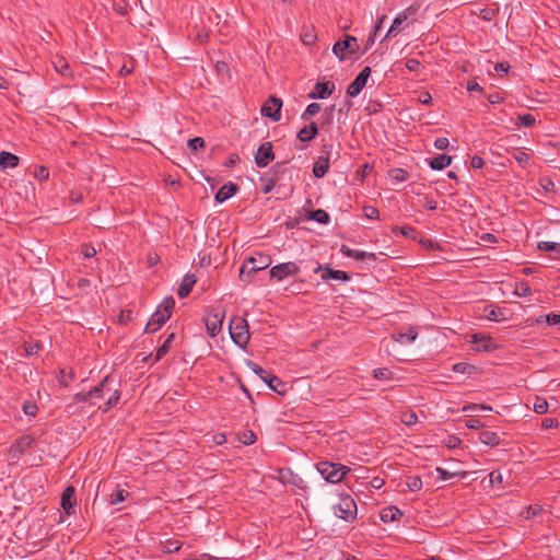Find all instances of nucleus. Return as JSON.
<instances>
[{
    "label": "nucleus",
    "mask_w": 560,
    "mask_h": 560,
    "mask_svg": "<svg viewBox=\"0 0 560 560\" xmlns=\"http://www.w3.org/2000/svg\"><path fill=\"white\" fill-rule=\"evenodd\" d=\"M74 495V488L67 487L61 495V506L69 514L73 506L72 498Z\"/></svg>",
    "instance_id": "obj_25"
},
{
    "label": "nucleus",
    "mask_w": 560,
    "mask_h": 560,
    "mask_svg": "<svg viewBox=\"0 0 560 560\" xmlns=\"http://www.w3.org/2000/svg\"><path fill=\"white\" fill-rule=\"evenodd\" d=\"M278 479L282 483H289L298 488L299 490L305 491L307 489V486L305 481L296 474H294L289 468H281L277 470Z\"/></svg>",
    "instance_id": "obj_9"
},
{
    "label": "nucleus",
    "mask_w": 560,
    "mask_h": 560,
    "mask_svg": "<svg viewBox=\"0 0 560 560\" xmlns=\"http://www.w3.org/2000/svg\"><path fill=\"white\" fill-rule=\"evenodd\" d=\"M247 366L250 368V370L257 374L264 382H266L271 374L267 373L262 368L256 365L255 363L248 361Z\"/></svg>",
    "instance_id": "obj_39"
},
{
    "label": "nucleus",
    "mask_w": 560,
    "mask_h": 560,
    "mask_svg": "<svg viewBox=\"0 0 560 560\" xmlns=\"http://www.w3.org/2000/svg\"><path fill=\"white\" fill-rule=\"evenodd\" d=\"M406 483L410 491H419L422 488V480L419 476L408 477Z\"/></svg>",
    "instance_id": "obj_38"
},
{
    "label": "nucleus",
    "mask_w": 560,
    "mask_h": 560,
    "mask_svg": "<svg viewBox=\"0 0 560 560\" xmlns=\"http://www.w3.org/2000/svg\"><path fill=\"white\" fill-rule=\"evenodd\" d=\"M229 331L232 340L240 346L245 348L249 341L248 324L245 318L235 316L231 319L229 325Z\"/></svg>",
    "instance_id": "obj_6"
},
{
    "label": "nucleus",
    "mask_w": 560,
    "mask_h": 560,
    "mask_svg": "<svg viewBox=\"0 0 560 560\" xmlns=\"http://www.w3.org/2000/svg\"><path fill=\"white\" fill-rule=\"evenodd\" d=\"M365 217L370 219H376L378 217V210L374 207H365L364 208Z\"/></svg>",
    "instance_id": "obj_57"
},
{
    "label": "nucleus",
    "mask_w": 560,
    "mask_h": 560,
    "mask_svg": "<svg viewBox=\"0 0 560 560\" xmlns=\"http://www.w3.org/2000/svg\"><path fill=\"white\" fill-rule=\"evenodd\" d=\"M390 177L396 182H404L407 179V172L401 168H395L389 173Z\"/></svg>",
    "instance_id": "obj_46"
},
{
    "label": "nucleus",
    "mask_w": 560,
    "mask_h": 560,
    "mask_svg": "<svg viewBox=\"0 0 560 560\" xmlns=\"http://www.w3.org/2000/svg\"><path fill=\"white\" fill-rule=\"evenodd\" d=\"M129 495L128 491L125 489H117L114 493L110 494L109 503L118 504L126 500Z\"/></svg>",
    "instance_id": "obj_34"
},
{
    "label": "nucleus",
    "mask_w": 560,
    "mask_h": 560,
    "mask_svg": "<svg viewBox=\"0 0 560 560\" xmlns=\"http://www.w3.org/2000/svg\"><path fill=\"white\" fill-rule=\"evenodd\" d=\"M49 176V172L46 167L39 166L34 170V177L38 180H46Z\"/></svg>",
    "instance_id": "obj_48"
},
{
    "label": "nucleus",
    "mask_w": 560,
    "mask_h": 560,
    "mask_svg": "<svg viewBox=\"0 0 560 560\" xmlns=\"http://www.w3.org/2000/svg\"><path fill=\"white\" fill-rule=\"evenodd\" d=\"M534 122H535V117L529 114L522 115L518 117V124H521L523 126L529 127V126L534 125Z\"/></svg>",
    "instance_id": "obj_50"
},
{
    "label": "nucleus",
    "mask_w": 560,
    "mask_h": 560,
    "mask_svg": "<svg viewBox=\"0 0 560 560\" xmlns=\"http://www.w3.org/2000/svg\"><path fill=\"white\" fill-rule=\"evenodd\" d=\"M19 158L12 153L2 151L0 153V166L2 168H13L18 166Z\"/></svg>",
    "instance_id": "obj_21"
},
{
    "label": "nucleus",
    "mask_w": 560,
    "mask_h": 560,
    "mask_svg": "<svg viewBox=\"0 0 560 560\" xmlns=\"http://www.w3.org/2000/svg\"><path fill=\"white\" fill-rule=\"evenodd\" d=\"M486 317L494 322H501L505 319L502 311L499 308H491L490 311L487 312Z\"/></svg>",
    "instance_id": "obj_44"
},
{
    "label": "nucleus",
    "mask_w": 560,
    "mask_h": 560,
    "mask_svg": "<svg viewBox=\"0 0 560 560\" xmlns=\"http://www.w3.org/2000/svg\"><path fill=\"white\" fill-rule=\"evenodd\" d=\"M317 125L315 122H311L308 127H304L299 131L298 138L301 141H310L317 135Z\"/></svg>",
    "instance_id": "obj_26"
},
{
    "label": "nucleus",
    "mask_w": 560,
    "mask_h": 560,
    "mask_svg": "<svg viewBox=\"0 0 560 560\" xmlns=\"http://www.w3.org/2000/svg\"><path fill=\"white\" fill-rule=\"evenodd\" d=\"M412 14V9L408 8L405 11L400 12L393 21L392 26L389 27L386 37L396 36L400 32L401 24L408 20V18Z\"/></svg>",
    "instance_id": "obj_16"
},
{
    "label": "nucleus",
    "mask_w": 560,
    "mask_h": 560,
    "mask_svg": "<svg viewBox=\"0 0 560 560\" xmlns=\"http://www.w3.org/2000/svg\"><path fill=\"white\" fill-rule=\"evenodd\" d=\"M538 248L540 250L553 252L556 254H560V243H556V242H540L538 244Z\"/></svg>",
    "instance_id": "obj_37"
},
{
    "label": "nucleus",
    "mask_w": 560,
    "mask_h": 560,
    "mask_svg": "<svg viewBox=\"0 0 560 560\" xmlns=\"http://www.w3.org/2000/svg\"><path fill=\"white\" fill-rule=\"evenodd\" d=\"M469 369H471V366L466 363H456L453 366V370L457 373H466Z\"/></svg>",
    "instance_id": "obj_60"
},
{
    "label": "nucleus",
    "mask_w": 560,
    "mask_h": 560,
    "mask_svg": "<svg viewBox=\"0 0 560 560\" xmlns=\"http://www.w3.org/2000/svg\"><path fill=\"white\" fill-rule=\"evenodd\" d=\"M485 162L480 156H474L471 159L470 165L472 168L479 170L483 166Z\"/></svg>",
    "instance_id": "obj_61"
},
{
    "label": "nucleus",
    "mask_w": 560,
    "mask_h": 560,
    "mask_svg": "<svg viewBox=\"0 0 560 560\" xmlns=\"http://www.w3.org/2000/svg\"><path fill=\"white\" fill-rule=\"evenodd\" d=\"M334 88L335 85L332 83H329V82H318L314 90L310 93V97L315 100V98H326L328 97L332 91H334Z\"/></svg>",
    "instance_id": "obj_17"
},
{
    "label": "nucleus",
    "mask_w": 560,
    "mask_h": 560,
    "mask_svg": "<svg viewBox=\"0 0 560 560\" xmlns=\"http://www.w3.org/2000/svg\"><path fill=\"white\" fill-rule=\"evenodd\" d=\"M480 440L487 445H493L499 443V438L494 432L485 431L480 434Z\"/></svg>",
    "instance_id": "obj_36"
},
{
    "label": "nucleus",
    "mask_w": 560,
    "mask_h": 560,
    "mask_svg": "<svg viewBox=\"0 0 560 560\" xmlns=\"http://www.w3.org/2000/svg\"><path fill=\"white\" fill-rule=\"evenodd\" d=\"M512 156L514 161L522 167H526L527 165H529L530 156L526 152L517 150L513 152Z\"/></svg>",
    "instance_id": "obj_30"
},
{
    "label": "nucleus",
    "mask_w": 560,
    "mask_h": 560,
    "mask_svg": "<svg viewBox=\"0 0 560 560\" xmlns=\"http://www.w3.org/2000/svg\"><path fill=\"white\" fill-rule=\"evenodd\" d=\"M322 270L324 271L322 275L323 280L334 279V280H339V281H346L349 279L348 275L345 271L334 270L328 267L324 268L320 265L315 269V272H318Z\"/></svg>",
    "instance_id": "obj_18"
},
{
    "label": "nucleus",
    "mask_w": 560,
    "mask_h": 560,
    "mask_svg": "<svg viewBox=\"0 0 560 560\" xmlns=\"http://www.w3.org/2000/svg\"><path fill=\"white\" fill-rule=\"evenodd\" d=\"M334 514L346 522H354L357 520L358 506L354 499L350 494H340L338 502L332 505Z\"/></svg>",
    "instance_id": "obj_3"
},
{
    "label": "nucleus",
    "mask_w": 560,
    "mask_h": 560,
    "mask_svg": "<svg viewBox=\"0 0 560 560\" xmlns=\"http://www.w3.org/2000/svg\"><path fill=\"white\" fill-rule=\"evenodd\" d=\"M188 145L192 151H196L205 147V140L200 137H196L189 140Z\"/></svg>",
    "instance_id": "obj_49"
},
{
    "label": "nucleus",
    "mask_w": 560,
    "mask_h": 560,
    "mask_svg": "<svg viewBox=\"0 0 560 560\" xmlns=\"http://www.w3.org/2000/svg\"><path fill=\"white\" fill-rule=\"evenodd\" d=\"M195 283L196 279L194 276H186L178 288V295L180 298H186L190 293Z\"/></svg>",
    "instance_id": "obj_24"
},
{
    "label": "nucleus",
    "mask_w": 560,
    "mask_h": 560,
    "mask_svg": "<svg viewBox=\"0 0 560 560\" xmlns=\"http://www.w3.org/2000/svg\"><path fill=\"white\" fill-rule=\"evenodd\" d=\"M431 101H432V96L428 92H422L419 95V102L422 104L429 105L431 103Z\"/></svg>",
    "instance_id": "obj_64"
},
{
    "label": "nucleus",
    "mask_w": 560,
    "mask_h": 560,
    "mask_svg": "<svg viewBox=\"0 0 560 560\" xmlns=\"http://www.w3.org/2000/svg\"><path fill=\"white\" fill-rule=\"evenodd\" d=\"M175 306L173 298H166L156 312L151 316L145 326L147 332H154L171 317L172 311Z\"/></svg>",
    "instance_id": "obj_5"
},
{
    "label": "nucleus",
    "mask_w": 560,
    "mask_h": 560,
    "mask_svg": "<svg viewBox=\"0 0 560 560\" xmlns=\"http://www.w3.org/2000/svg\"><path fill=\"white\" fill-rule=\"evenodd\" d=\"M401 516H402V512L397 506H394V505L386 506V508L382 509V511L380 513V518L384 523L397 521Z\"/></svg>",
    "instance_id": "obj_19"
},
{
    "label": "nucleus",
    "mask_w": 560,
    "mask_h": 560,
    "mask_svg": "<svg viewBox=\"0 0 560 560\" xmlns=\"http://www.w3.org/2000/svg\"><path fill=\"white\" fill-rule=\"evenodd\" d=\"M113 380L108 376L103 380V382L96 386L93 390H90L86 394H78L75 397L80 400L86 399H104L105 406L103 407L104 411H107L109 408L115 406L119 399V392L112 386Z\"/></svg>",
    "instance_id": "obj_1"
},
{
    "label": "nucleus",
    "mask_w": 560,
    "mask_h": 560,
    "mask_svg": "<svg viewBox=\"0 0 560 560\" xmlns=\"http://www.w3.org/2000/svg\"><path fill=\"white\" fill-rule=\"evenodd\" d=\"M54 67H55L56 71L61 74H68V72H69L68 71L69 65L62 58H58L56 61H54Z\"/></svg>",
    "instance_id": "obj_43"
},
{
    "label": "nucleus",
    "mask_w": 560,
    "mask_h": 560,
    "mask_svg": "<svg viewBox=\"0 0 560 560\" xmlns=\"http://www.w3.org/2000/svg\"><path fill=\"white\" fill-rule=\"evenodd\" d=\"M401 421L408 427L415 425L418 423V416L415 411L408 410L402 412Z\"/></svg>",
    "instance_id": "obj_35"
},
{
    "label": "nucleus",
    "mask_w": 560,
    "mask_h": 560,
    "mask_svg": "<svg viewBox=\"0 0 560 560\" xmlns=\"http://www.w3.org/2000/svg\"><path fill=\"white\" fill-rule=\"evenodd\" d=\"M357 44V39L353 36H347L345 40L337 42L334 47V54L342 60L345 58V52L349 49L351 52L354 51V45Z\"/></svg>",
    "instance_id": "obj_14"
},
{
    "label": "nucleus",
    "mask_w": 560,
    "mask_h": 560,
    "mask_svg": "<svg viewBox=\"0 0 560 560\" xmlns=\"http://www.w3.org/2000/svg\"><path fill=\"white\" fill-rule=\"evenodd\" d=\"M299 270H300V268L296 262L288 261V262H283V264L273 266L270 269V276H271V278H275V279L281 281L289 276L296 275L299 272Z\"/></svg>",
    "instance_id": "obj_8"
},
{
    "label": "nucleus",
    "mask_w": 560,
    "mask_h": 560,
    "mask_svg": "<svg viewBox=\"0 0 560 560\" xmlns=\"http://www.w3.org/2000/svg\"><path fill=\"white\" fill-rule=\"evenodd\" d=\"M371 75V68L365 67L354 79L352 83L347 89V94L350 97H354L360 94L362 89L365 86L368 79Z\"/></svg>",
    "instance_id": "obj_11"
},
{
    "label": "nucleus",
    "mask_w": 560,
    "mask_h": 560,
    "mask_svg": "<svg viewBox=\"0 0 560 560\" xmlns=\"http://www.w3.org/2000/svg\"><path fill=\"white\" fill-rule=\"evenodd\" d=\"M36 410H37V407H36L35 404H33V402H24L23 411H24L25 415H27V416H35Z\"/></svg>",
    "instance_id": "obj_53"
},
{
    "label": "nucleus",
    "mask_w": 560,
    "mask_h": 560,
    "mask_svg": "<svg viewBox=\"0 0 560 560\" xmlns=\"http://www.w3.org/2000/svg\"><path fill=\"white\" fill-rule=\"evenodd\" d=\"M223 319H224V313L223 312L210 313L206 317L205 325H206L208 334L211 337H214V336H217L220 332V330L222 328Z\"/></svg>",
    "instance_id": "obj_12"
},
{
    "label": "nucleus",
    "mask_w": 560,
    "mask_h": 560,
    "mask_svg": "<svg viewBox=\"0 0 560 560\" xmlns=\"http://www.w3.org/2000/svg\"><path fill=\"white\" fill-rule=\"evenodd\" d=\"M406 67L410 71H417L420 68V62L416 59H408Z\"/></svg>",
    "instance_id": "obj_59"
},
{
    "label": "nucleus",
    "mask_w": 560,
    "mask_h": 560,
    "mask_svg": "<svg viewBox=\"0 0 560 560\" xmlns=\"http://www.w3.org/2000/svg\"><path fill=\"white\" fill-rule=\"evenodd\" d=\"M539 186L537 194L541 197L547 196L548 194L555 191V184L548 177H542L539 179Z\"/></svg>",
    "instance_id": "obj_28"
},
{
    "label": "nucleus",
    "mask_w": 560,
    "mask_h": 560,
    "mask_svg": "<svg viewBox=\"0 0 560 560\" xmlns=\"http://www.w3.org/2000/svg\"><path fill=\"white\" fill-rule=\"evenodd\" d=\"M549 409V402L542 398L537 397L534 402V410L537 413H546Z\"/></svg>",
    "instance_id": "obj_40"
},
{
    "label": "nucleus",
    "mask_w": 560,
    "mask_h": 560,
    "mask_svg": "<svg viewBox=\"0 0 560 560\" xmlns=\"http://www.w3.org/2000/svg\"><path fill=\"white\" fill-rule=\"evenodd\" d=\"M240 441L245 445H249L256 441V435L252 431H245L240 434Z\"/></svg>",
    "instance_id": "obj_45"
},
{
    "label": "nucleus",
    "mask_w": 560,
    "mask_h": 560,
    "mask_svg": "<svg viewBox=\"0 0 560 560\" xmlns=\"http://www.w3.org/2000/svg\"><path fill=\"white\" fill-rule=\"evenodd\" d=\"M175 335L174 334H171L166 339L165 341L163 342V345L158 349L156 351V354H155V360L159 361L161 360L168 351L170 349V345L171 342L173 341Z\"/></svg>",
    "instance_id": "obj_32"
},
{
    "label": "nucleus",
    "mask_w": 560,
    "mask_h": 560,
    "mask_svg": "<svg viewBox=\"0 0 560 560\" xmlns=\"http://www.w3.org/2000/svg\"><path fill=\"white\" fill-rule=\"evenodd\" d=\"M341 252L347 255L348 257H353L355 259H364L365 257H373V254H368L365 252H360L355 249L348 248L346 246H342Z\"/></svg>",
    "instance_id": "obj_33"
},
{
    "label": "nucleus",
    "mask_w": 560,
    "mask_h": 560,
    "mask_svg": "<svg viewBox=\"0 0 560 560\" xmlns=\"http://www.w3.org/2000/svg\"><path fill=\"white\" fill-rule=\"evenodd\" d=\"M310 219L315 220L318 223L326 224L329 222V214L325 210L317 209L310 213Z\"/></svg>",
    "instance_id": "obj_31"
},
{
    "label": "nucleus",
    "mask_w": 560,
    "mask_h": 560,
    "mask_svg": "<svg viewBox=\"0 0 560 560\" xmlns=\"http://www.w3.org/2000/svg\"><path fill=\"white\" fill-rule=\"evenodd\" d=\"M316 468L323 478L331 483L340 482L350 471L348 466L328 460L319 462L316 464Z\"/></svg>",
    "instance_id": "obj_4"
},
{
    "label": "nucleus",
    "mask_w": 560,
    "mask_h": 560,
    "mask_svg": "<svg viewBox=\"0 0 560 560\" xmlns=\"http://www.w3.org/2000/svg\"><path fill=\"white\" fill-rule=\"evenodd\" d=\"M273 159L275 154L270 142L262 143L255 155V162L259 167L267 166Z\"/></svg>",
    "instance_id": "obj_13"
},
{
    "label": "nucleus",
    "mask_w": 560,
    "mask_h": 560,
    "mask_svg": "<svg viewBox=\"0 0 560 560\" xmlns=\"http://www.w3.org/2000/svg\"><path fill=\"white\" fill-rule=\"evenodd\" d=\"M470 342L475 346V350L477 351H490L493 349L491 337L483 334L471 335Z\"/></svg>",
    "instance_id": "obj_15"
},
{
    "label": "nucleus",
    "mask_w": 560,
    "mask_h": 560,
    "mask_svg": "<svg viewBox=\"0 0 560 560\" xmlns=\"http://www.w3.org/2000/svg\"><path fill=\"white\" fill-rule=\"evenodd\" d=\"M42 349V345L39 342L30 343L25 347V352L27 355H34Z\"/></svg>",
    "instance_id": "obj_51"
},
{
    "label": "nucleus",
    "mask_w": 560,
    "mask_h": 560,
    "mask_svg": "<svg viewBox=\"0 0 560 560\" xmlns=\"http://www.w3.org/2000/svg\"><path fill=\"white\" fill-rule=\"evenodd\" d=\"M265 383H267L272 390L282 393L280 386L283 387V384L277 376L271 375Z\"/></svg>",
    "instance_id": "obj_42"
},
{
    "label": "nucleus",
    "mask_w": 560,
    "mask_h": 560,
    "mask_svg": "<svg viewBox=\"0 0 560 560\" xmlns=\"http://www.w3.org/2000/svg\"><path fill=\"white\" fill-rule=\"evenodd\" d=\"M546 322L549 325H560V314H549L546 316Z\"/></svg>",
    "instance_id": "obj_58"
},
{
    "label": "nucleus",
    "mask_w": 560,
    "mask_h": 560,
    "mask_svg": "<svg viewBox=\"0 0 560 560\" xmlns=\"http://www.w3.org/2000/svg\"><path fill=\"white\" fill-rule=\"evenodd\" d=\"M480 425H481L480 421L476 418H470V419L466 420V427L468 429L476 430V429L480 428Z\"/></svg>",
    "instance_id": "obj_62"
},
{
    "label": "nucleus",
    "mask_w": 560,
    "mask_h": 560,
    "mask_svg": "<svg viewBox=\"0 0 560 560\" xmlns=\"http://www.w3.org/2000/svg\"><path fill=\"white\" fill-rule=\"evenodd\" d=\"M10 451L14 454H35L39 452H45V450L40 447V443L30 435H23L20 439H18L15 443L11 446Z\"/></svg>",
    "instance_id": "obj_7"
},
{
    "label": "nucleus",
    "mask_w": 560,
    "mask_h": 560,
    "mask_svg": "<svg viewBox=\"0 0 560 560\" xmlns=\"http://www.w3.org/2000/svg\"><path fill=\"white\" fill-rule=\"evenodd\" d=\"M82 253L85 258H92L93 256L96 255V249L93 246L84 245Z\"/></svg>",
    "instance_id": "obj_56"
},
{
    "label": "nucleus",
    "mask_w": 560,
    "mask_h": 560,
    "mask_svg": "<svg viewBox=\"0 0 560 560\" xmlns=\"http://www.w3.org/2000/svg\"><path fill=\"white\" fill-rule=\"evenodd\" d=\"M182 544L178 540H167L164 545L165 552H176L180 549Z\"/></svg>",
    "instance_id": "obj_47"
},
{
    "label": "nucleus",
    "mask_w": 560,
    "mask_h": 560,
    "mask_svg": "<svg viewBox=\"0 0 560 560\" xmlns=\"http://www.w3.org/2000/svg\"><path fill=\"white\" fill-rule=\"evenodd\" d=\"M434 147L439 150H444L448 147V139L447 138H438L434 142Z\"/></svg>",
    "instance_id": "obj_55"
},
{
    "label": "nucleus",
    "mask_w": 560,
    "mask_h": 560,
    "mask_svg": "<svg viewBox=\"0 0 560 560\" xmlns=\"http://www.w3.org/2000/svg\"><path fill=\"white\" fill-rule=\"evenodd\" d=\"M540 511H541V508L539 505H537V504L536 505H530L527 509L526 517L529 518V517L536 516Z\"/></svg>",
    "instance_id": "obj_63"
},
{
    "label": "nucleus",
    "mask_w": 560,
    "mask_h": 560,
    "mask_svg": "<svg viewBox=\"0 0 560 560\" xmlns=\"http://www.w3.org/2000/svg\"><path fill=\"white\" fill-rule=\"evenodd\" d=\"M373 373H374V377L377 380H386L390 375V372L385 368L376 369V370H374Z\"/></svg>",
    "instance_id": "obj_52"
},
{
    "label": "nucleus",
    "mask_w": 560,
    "mask_h": 560,
    "mask_svg": "<svg viewBox=\"0 0 560 560\" xmlns=\"http://www.w3.org/2000/svg\"><path fill=\"white\" fill-rule=\"evenodd\" d=\"M329 170V159L328 158H319L313 167V174L315 177H323Z\"/></svg>",
    "instance_id": "obj_22"
},
{
    "label": "nucleus",
    "mask_w": 560,
    "mask_h": 560,
    "mask_svg": "<svg viewBox=\"0 0 560 560\" xmlns=\"http://www.w3.org/2000/svg\"><path fill=\"white\" fill-rule=\"evenodd\" d=\"M320 110V105L318 103L310 104L305 112L302 114V118L307 120L310 117L316 115Z\"/></svg>",
    "instance_id": "obj_41"
},
{
    "label": "nucleus",
    "mask_w": 560,
    "mask_h": 560,
    "mask_svg": "<svg viewBox=\"0 0 560 560\" xmlns=\"http://www.w3.org/2000/svg\"><path fill=\"white\" fill-rule=\"evenodd\" d=\"M489 478H490V483L491 485L501 483L502 482V475L498 470L491 471L490 475H489Z\"/></svg>",
    "instance_id": "obj_54"
},
{
    "label": "nucleus",
    "mask_w": 560,
    "mask_h": 560,
    "mask_svg": "<svg viewBox=\"0 0 560 560\" xmlns=\"http://www.w3.org/2000/svg\"><path fill=\"white\" fill-rule=\"evenodd\" d=\"M436 472L439 475V478L442 480H447L452 477H457V476L464 477L466 475V471H464V470H459V469L447 470V469L440 468V467L436 468Z\"/></svg>",
    "instance_id": "obj_29"
},
{
    "label": "nucleus",
    "mask_w": 560,
    "mask_h": 560,
    "mask_svg": "<svg viewBox=\"0 0 560 560\" xmlns=\"http://www.w3.org/2000/svg\"><path fill=\"white\" fill-rule=\"evenodd\" d=\"M452 163V158L445 154H441L430 160L429 164L431 168L441 171L447 167Z\"/></svg>",
    "instance_id": "obj_23"
},
{
    "label": "nucleus",
    "mask_w": 560,
    "mask_h": 560,
    "mask_svg": "<svg viewBox=\"0 0 560 560\" xmlns=\"http://www.w3.org/2000/svg\"><path fill=\"white\" fill-rule=\"evenodd\" d=\"M237 190V186L233 183L223 185L219 191L215 194V201L223 202L231 198Z\"/></svg>",
    "instance_id": "obj_20"
},
{
    "label": "nucleus",
    "mask_w": 560,
    "mask_h": 560,
    "mask_svg": "<svg viewBox=\"0 0 560 560\" xmlns=\"http://www.w3.org/2000/svg\"><path fill=\"white\" fill-rule=\"evenodd\" d=\"M272 262L270 256L257 253L255 256L245 260L240 269V278L242 281L250 282V275L268 268Z\"/></svg>",
    "instance_id": "obj_2"
},
{
    "label": "nucleus",
    "mask_w": 560,
    "mask_h": 560,
    "mask_svg": "<svg viewBox=\"0 0 560 560\" xmlns=\"http://www.w3.org/2000/svg\"><path fill=\"white\" fill-rule=\"evenodd\" d=\"M417 336H418V332L413 328H410L408 332L397 334L393 338H394L395 342L405 345V343L413 342L417 339Z\"/></svg>",
    "instance_id": "obj_27"
},
{
    "label": "nucleus",
    "mask_w": 560,
    "mask_h": 560,
    "mask_svg": "<svg viewBox=\"0 0 560 560\" xmlns=\"http://www.w3.org/2000/svg\"><path fill=\"white\" fill-rule=\"evenodd\" d=\"M282 107V101L276 96H270L261 108V114L265 117L271 118L273 121L280 119V109Z\"/></svg>",
    "instance_id": "obj_10"
}]
</instances>
